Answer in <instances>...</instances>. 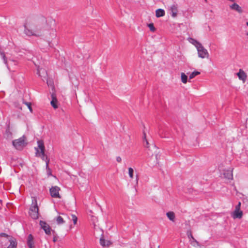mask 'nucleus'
<instances>
[{"label":"nucleus","instance_id":"obj_1","mask_svg":"<svg viewBox=\"0 0 248 248\" xmlns=\"http://www.w3.org/2000/svg\"><path fill=\"white\" fill-rule=\"evenodd\" d=\"M32 203L31 205L29 215L34 220L39 217V208L37 205V200L36 197H31Z\"/></svg>","mask_w":248,"mask_h":248},{"label":"nucleus","instance_id":"obj_2","mask_svg":"<svg viewBox=\"0 0 248 248\" xmlns=\"http://www.w3.org/2000/svg\"><path fill=\"white\" fill-rule=\"evenodd\" d=\"M24 33L28 36H39L41 34V29L38 26H32L29 29L26 25H24Z\"/></svg>","mask_w":248,"mask_h":248},{"label":"nucleus","instance_id":"obj_3","mask_svg":"<svg viewBox=\"0 0 248 248\" xmlns=\"http://www.w3.org/2000/svg\"><path fill=\"white\" fill-rule=\"evenodd\" d=\"M25 140V136H22L19 139L14 140L12 141L13 145L16 149L21 150L27 144Z\"/></svg>","mask_w":248,"mask_h":248},{"label":"nucleus","instance_id":"obj_4","mask_svg":"<svg viewBox=\"0 0 248 248\" xmlns=\"http://www.w3.org/2000/svg\"><path fill=\"white\" fill-rule=\"evenodd\" d=\"M198 57L204 59L206 57H208L209 56V54L208 51L206 49H205L202 44H201L200 46L196 47Z\"/></svg>","mask_w":248,"mask_h":248},{"label":"nucleus","instance_id":"obj_5","mask_svg":"<svg viewBox=\"0 0 248 248\" xmlns=\"http://www.w3.org/2000/svg\"><path fill=\"white\" fill-rule=\"evenodd\" d=\"M60 188L57 186H52L49 190L51 196L55 198H60Z\"/></svg>","mask_w":248,"mask_h":248},{"label":"nucleus","instance_id":"obj_6","mask_svg":"<svg viewBox=\"0 0 248 248\" xmlns=\"http://www.w3.org/2000/svg\"><path fill=\"white\" fill-rule=\"evenodd\" d=\"M8 242H10V244L7 246V248H17V242L15 238L12 237L9 239H7V241L4 243V244H3L4 246H6Z\"/></svg>","mask_w":248,"mask_h":248},{"label":"nucleus","instance_id":"obj_7","mask_svg":"<svg viewBox=\"0 0 248 248\" xmlns=\"http://www.w3.org/2000/svg\"><path fill=\"white\" fill-rule=\"evenodd\" d=\"M40 225L41 228L44 230L46 234H50L51 232V228L48 224L45 221L40 220Z\"/></svg>","mask_w":248,"mask_h":248},{"label":"nucleus","instance_id":"obj_8","mask_svg":"<svg viewBox=\"0 0 248 248\" xmlns=\"http://www.w3.org/2000/svg\"><path fill=\"white\" fill-rule=\"evenodd\" d=\"M11 237H12L5 233L1 232L0 233V243L1 247H3L4 246L3 243L7 241V239H9Z\"/></svg>","mask_w":248,"mask_h":248},{"label":"nucleus","instance_id":"obj_9","mask_svg":"<svg viewBox=\"0 0 248 248\" xmlns=\"http://www.w3.org/2000/svg\"><path fill=\"white\" fill-rule=\"evenodd\" d=\"M170 14L172 17H175L178 13V6L176 4H173L170 6Z\"/></svg>","mask_w":248,"mask_h":248},{"label":"nucleus","instance_id":"obj_10","mask_svg":"<svg viewBox=\"0 0 248 248\" xmlns=\"http://www.w3.org/2000/svg\"><path fill=\"white\" fill-rule=\"evenodd\" d=\"M27 244L29 248H34V241L31 234H30L28 236Z\"/></svg>","mask_w":248,"mask_h":248},{"label":"nucleus","instance_id":"obj_11","mask_svg":"<svg viewBox=\"0 0 248 248\" xmlns=\"http://www.w3.org/2000/svg\"><path fill=\"white\" fill-rule=\"evenodd\" d=\"M230 8L231 10L235 11L237 12H238L239 14H241L243 12L242 7H240L236 3H233V4L231 5L230 6Z\"/></svg>","mask_w":248,"mask_h":248},{"label":"nucleus","instance_id":"obj_12","mask_svg":"<svg viewBox=\"0 0 248 248\" xmlns=\"http://www.w3.org/2000/svg\"><path fill=\"white\" fill-rule=\"evenodd\" d=\"M223 175L225 178L228 180H232L233 178L232 170H225Z\"/></svg>","mask_w":248,"mask_h":248},{"label":"nucleus","instance_id":"obj_13","mask_svg":"<svg viewBox=\"0 0 248 248\" xmlns=\"http://www.w3.org/2000/svg\"><path fill=\"white\" fill-rule=\"evenodd\" d=\"M243 216V212L242 211L235 210L234 212L232 214V217L233 218H239L240 219L242 218Z\"/></svg>","mask_w":248,"mask_h":248},{"label":"nucleus","instance_id":"obj_14","mask_svg":"<svg viewBox=\"0 0 248 248\" xmlns=\"http://www.w3.org/2000/svg\"><path fill=\"white\" fill-rule=\"evenodd\" d=\"M49 162V159L48 157H46V170L47 175L49 176H52V172L51 170L49 168L48 164Z\"/></svg>","mask_w":248,"mask_h":248},{"label":"nucleus","instance_id":"obj_15","mask_svg":"<svg viewBox=\"0 0 248 248\" xmlns=\"http://www.w3.org/2000/svg\"><path fill=\"white\" fill-rule=\"evenodd\" d=\"M239 78L242 80H245L247 78L246 73L241 69L239 70V71L237 74Z\"/></svg>","mask_w":248,"mask_h":248},{"label":"nucleus","instance_id":"obj_16","mask_svg":"<svg viewBox=\"0 0 248 248\" xmlns=\"http://www.w3.org/2000/svg\"><path fill=\"white\" fill-rule=\"evenodd\" d=\"M100 244L103 247L109 246L112 244L110 241H106L103 237L100 239Z\"/></svg>","mask_w":248,"mask_h":248},{"label":"nucleus","instance_id":"obj_17","mask_svg":"<svg viewBox=\"0 0 248 248\" xmlns=\"http://www.w3.org/2000/svg\"><path fill=\"white\" fill-rule=\"evenodd\" d=\"M166 216L171 221L174 222L175 220V214L172 211H169L166 213Z\"/></svg>","mask_w":248,"mask_h":248},{"label":"nucleus","instance_id":"obj_18","mask_svg":"<svg viewBox=\"0 0 248 248\" xmlns=\"http://www.w3.org/2000/svg\"><path fill=\"white\" fill-rule=\"evenodd\" d=\"M165 14V11L162 9H158L155 11V16L157 17L163 16Z\"/></svg>","mask_w":248,"mask_h":248},{"label":"nucleus","instance_id":"obj_19","mask_svg":"<svg viewBox=\"0 0 248 248\" xmlns=\"http://www.w3.org/2000/svg\"><path fill=\"white\" fill-rule=\"evenodd\" d=\"M189 42L191 43L192 45H193L196 47H197L199 46H200L201 44H202L200 42L197 41L195 39H193L192 38H189L188 39Z\"/></svg>","mask_w":248,"mask_h":248},{"label":"nucleus","instance_id":"obj_20","mask_svg":"<svg viewBox=\"0 0 248 248\" xmlns=\"http://www.w3.org/2000/svg\"><path fill=\"white\" fill-rule=\"evenodd\" d=\"M37 144L38 148L40 150L41 154H44V152H45V146L43 141L42 140H39L37 141Z\"/></svg>","mask_w":248,"mask_h":248},{"label":"nucleus","instance_id":"obj_21","mask_svg":"<svg viewBox=\"0 0 248 248\" xmlns=\"http://www.w3.org/2000/svg\"><path fill=\"white\" fill-rule=\"evenodd\" d=\"M5 135L6 136V138L8 139L12 138V133L11 131H10L9 124L7 126V127L6 129Z\"/></svg>","mask_w":248,"mask_h":248},{"label":"nucleus","instance_id":"obj_22","mask_svg":"<svg viewBox=\"0 0 248 248\" xmlns=\"http://www.w3.org/2000/svg\"><path fill=\"white\" fill-rule=\"evenodd\" d=\"M36 156H40L42 160H44L46 162V157H48L46 155H45V152H44V154H41L39 153V150L36 148Z\"/></svg>","mask_w":248,"mask_h":248},{"label":"nucleus","instance_id":"obj_23","mask_svg":"<svg viewBox=\"0 0 248 248\" xmlns=\"http://www.w3.org/2000/svg\"><path fill=\"white\" fill-rule=\"evenodd\" d=\"M181 77L182 82L183 83H186L187 81V76L184 73H182L181 75Z\"/></svg>","mask_w":248,"mask_h":248},{"label":"nucleus","instance_id":"obj_24","mask_svg":"<svg viewBox=\"0 0 248 248\" xmlns=\"http://www.w3.org/2000/svg\"><path fill=\"white\" fill-rule=\"evenodd\" d=\"M56 221L58 224H62L64 223L63 218L61 216H58L56 217Z\"/></svg>","mask_w":248,"mask_h":248},{"label":"nucleus","instance_id":"obj_25","mask_svg":"<svg viewBox=\"0 0 248 248\" xmlns=\"http://www.w3.org/2000/svg\"><path fill=\"white\" fill-rule=\"evenodd\" d=\"M23 103L28 107L31 112H32V108H31V102H26L24 100H23Z\"/></svg>","mask_w":248,"mask_h":248},{"label":"nucleus","instance_id":"obj_26","mask_svg":"<svg viewBox=\"0 0 248 248\" xmlns=\"http://www.w3.org/2000/svg\"><path fill=\"white\" fill-rule=\"evenodd\" d=\"M57 100L56 98L53 97L52 101H51V105L54 108H58V106L57 105Z\"/></svg>","mask_w":248,"mask_h":248},{"label":"nucleus","instance_id":"obj_27","mask_svg":"<svg viewBox=\"0 0 248 248\" xmlns=\"http://www.w3.org/2000/svg\"><path fill=\"white\" fill-rule=\"evenodd\" d=\"M0 55L2 57V59L3 60L5 63H6L7 60H6V56L5 55L4 52L3 51H2V49H1V48L0 46Z\"/></svg>","mask_w":248,"mask_h":248},{"label":"nucleus","instance_id":"obj_28","mask_svg":"<svg viewBox=\"0 0 248 248\" xmlns=\"http://www.w3.org/2000/svg\"><path fill=\"white\" fill-rule=\"evenodd\" d=\"M200 74V72L196 71H195L192 72V73H191L190 75H189V79H192L195 77L199 75Z\"/></svg>","mask_w":248,"mask_h":248},{"label":"nucleus","instance_id":"obj_29","mask_svg":"<svg viewBox=\"0 0 248 248\" xmlns=\"http://www.w3.org/2000/svg\"><path fill=\"white\" fill-rule=\"evenodd\" d=\"M134 170L132 168H128V174L131 178H133Z\"/></svg>","mask_w":248,"mask_h":248},{"label":"nucleus","instance_id":"obj_30","mask_svg":"<svg viewBox=\"0 0 248 248\" xmlns=\"http://www.w3.org/2000/svg\"><path fill=\"white\" fill-rule=\"evenodd\" d=\"M143 141L144 142L145 141V142H146V145H144V146L147 148H148L149 147V143H148L147 140L146 139V134L144 132H143Z\"/></svg>","mask_w":248,"mask_h":248},{"label":"nucleus","instance_id":"obj_31","mask_svg":"<svg viewBox=\"0 0 248 248\" xmlns=\"http://www.w3.org/2000/svg\"><path fill=\"white\" fill-rule=\"evenodd\" d=\"M186 234L187 235V237L190 239H192L193 240H194L195 241H196V240L194 239V238L192 236V234L191 233V232L190 230H188L186 232Z\"/></svg>","mask_w":248,"mask_h":248},{"label":"nucleus","instance_id":"obj_32","mask_svg":"<svg viewBox=\"0 0 248 248\" xmlns=\"http://www.w3.org/2000/svg\"><path fill=\"white\" fill-rule=\"evenodd\" d=\"M72 218L71 219L73 220L74 224H76L77 222L78 218L77 216L75 215H71Z\"/></svg>","mask_w":248,"mask_h":248},{"label":"nucleus","instance_id":"obj_33","mask_svg":"<svg viewBox=\"0 0 248 248\" xmlns=\"http://www.w3.org/2000/svg\"><path fill=\"white\" fill-rule=\"evenodd\" d=\"M148 27L151 31L154 32L155 30V28L154 27V25L153 23H150L148 25Z\"/></svg>","mask_w":248,"mask_h":248},{"label":"nucleus","instance_id":"obj_34","mask_svg":"<svg viewBox=\"0 0 248 248\" xmlns=\"http://www.w3.org/2000/svg\"><path fill=\"white\" fill-rule=\"evenodd\" d=\"M240 205H241V202H239L238 205H237L236 206L235 210H240Z\"/></svg>","mask_w":248,"mask_h":248},{"label":"nucleus","instance_id":"obj_35","mask_svg":"<svg viewBox=\"0 0 248 248\" xmlns=\"http://www.w3.org/2000/svg\"><path fill=\"white\" fill-rule=\"evenodd\" d=\"M116 160H117V162H120L122 161V158H121V157L120 156H117L116 157Z\"/></svg>","mask_w":248,"mask_h":248},{"label":"nucleus","instance_id":"obj_36","mask_svg":"<svg viewBox=\"0 0 248 248\" xmlns=\"http://www.w3.org/2000/svg\"><path fill=\"white\" fill-rule=\"evenodd\" d=\"M58 240V237L56 236H54L53 238V241L54 242H56Z\"/></svg>","mask_w":248,"mask_h":248},{"label":"nucleus","instance_id":"obj_37","mask_svg":"<svg viewBox=\"0 0 248 248\" xmlns=\"http://www.w3.org/2000/svg\"><path fill=\"white\" fill-rule=\"evenodd\" d=\"M138 179H139L138 176V175H136V181H137V183H138Z\"/></svg>","mask_w":248,"mask_h":248},{"label":"nucleus","instance_id":"obj_38","mask_svg":"<svg viewBox=\"0 0 248 248\" xmlns=\"http://www.w3.org/2000/svg\"><path fill=\"white\" fill-rule=\"evenodd\" d=\"M50 80H47V83L48 85H49L50 84Z\"/></svg>","mask_w":248,"mask_h":248},{"label":"nucleus","instance_id":"obj_39","mask_svg":"<svg viewBox=\"0 0 248 248\" xmlns=\"http://www.w3.org/2000/svg\"><path fill=\"white\" fill-rule=\"evenodd\" d=\"M38 75H39V76H40V75H39V70H38Z\"/></svg>","mask_w":248,"mask_h":248},{"label":"nucleus","instance_id":"obj_40","mask_svg":"<svg viewBox=\"0 0 248 248\" xmlns=\"http://www.w3.org/2000/svg\"><path fill=\"white\" fill-rule=\"evenodd\" d=\"M247 26H248V22H247Z\"/></svg>","mask_w":248,"mask_h":248},{"label":"nucleus","instance_id":"obj_41","mask_svg":"<svg viewBox=\"0 0 248 248\" xmlns=\"http://www.w3.org/2000/svg\"><path fill=\"white\" fill-rule=\"evenodd\" d=\"M206 2L207 1V0H204Z\"/></svg>","mask_w":248,"mask_h":248}]
</instances>
